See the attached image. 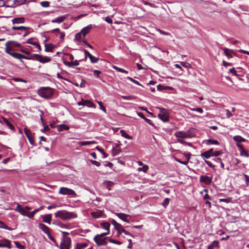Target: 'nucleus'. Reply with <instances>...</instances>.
<instances>
[{"label":"nucleus","mask_w":249,"mask_h":249,"mask_svg":"<svg viewBox=\"0 0 249 249\" xmlns=\"http://www.w3.org/2000/svg\"><path fill=\"white\" fill-rule=\"evenodd\" d=\"M55 217H59L62 220H67L74 219L77 215L73 212H68L66 210L59 211L54 213Z\"/></svg>","instance_id":"f257e3e1"},{"label":"nucleus","mask_w":249,"mask_h":249,"mask_svg":"<svg viewBox=\"0 0 249 249\" xmlns=\"http://www.w3.org/2000/svg\"><path fill=\"white\" fill-rule=\"evenodd\" d=\"M38 94L42 98L50 99L53 96V89L51 88L42 87L38 89Z\"/></svg>","instance_id":"f03ea898"},{"label":"nucleus","mask_w":249,"mask_h":249,"mask_svg":"<svg viewBox=\"0 0 249 249\" xmlns=\"http://www.w3.org/2000/svg\"><path fill=\"white\" fill-rule=\"evenodd\" d=\"M174 135L178 138H191L194 136L192 131L189 130L187 131H177L174 134Z\"/></svg>","instance_id":"7ed1b4c3"},{"label":"nucleus","mask_w":249,"mask_h":249,"mask_svg":"<svg viewBox=\"0 0 249 249\" xmlns=\"http://www.w3.org/2000/svg\"><path fill=\"white\" fill-rule=\"evenodd\" d=\"M58 193L63 195H68L71 196H75L76 194L75 191L67 187H60Z\"/></svg>","instance_id":"20e7f679"},{"label":"nucleus","mask_w":249,"mask_h":249,"mask_svg":"<svg viewBox=\"0 0 249 249\" xmlns=\"http://www.w3.org/2000/svg\"><path fill=\"white\" fill-rule=\"evenodd\" d=\"M160 113L158 115V117L164 122L169 121V113L167 111L163 108H159Z\"/></svg>","instance_id":"39448f33"},{"label":"nucleus","mask_w":249,"mask_h":249,"mask_svg":"<svg viewBox=\"0 0 249 249\" xmlns=\"http://www.w3.org/2000/svg\"><path fill=\"white\" fill-rule=\"evenodd\" d=\"M71 244L70 237H65L60 244V249H69Z\"/></svg>","instance_id":"423d86ee"},{"label":"nucleus","mask_w":249,"mask_h":249,"mask_svg":"<svg viewBox=\"0 0 249 249\" xmlns=\"http://www.w3.org/2000/svg\"><path fill=\"white\" fill-rule=\"evenodd\" d=\"M33 55L36 57L35 59L40 63H45L51 61V59L49 57L43 56L38 54H34Z\"/></svg>","instance_id":"0eeeda50"},{"label":"nucleus","mask_w":249,"mask_h":249,"mask_svg":"<svg viewBox=\"0 0 249 249\" xmlns=\"http://www.w3.org/2000/svg\"><path fill=\"white\" fill-rule=\"evenodd\" d=\"M107 238V237L98 238V236H95L94 240L98 246H106L107 244V242L106 241Z\"/></svg>","instance_id":"6e6552de"},{"label":"nucleus","mask_w":249,"mask_h":249,"mask_svg":"<svg viewBox=\"0 0 249 249\" xmlns=\"http://www.w3.org/2000/svg\"><path fill=\"white\" fill-rule=\"evenodd\" d=\"M8 1L12 4L10 6H7V7H15L25 4L26 0H8Z\"/></svg>","instance_id":"1a4fd4ad"},{"label":"nucleus","mask_w":249,"mask_h":249,"mask_svg":"<svg viewBox=\"0 0 249 249\" xmlns=\"http://www.w3.org/2000/svg\"><path fill=\"white\" fill-rule=\"evenodd\" d=\"M213 178L207 176H201L199 178L200 182L204 183L206 185L210 184L212 182Z\"/></svg>","instance_id":"9d476101"},{"label":"nucleus","mask_w":249,"mask_h":249,"mask_svg":"<svg viewBox=\"0 0 249 249\" xmlns=\"http://www.w3.org/2000/svg\"><path fill=\"white\" fill-rule=\"evenodd\" d=\"M116 215L123 221L127 223L129 222L131 216L130 215L125 214L124 213H116Z\"/></svg>","instance_id":"9b49d317"},{"label":"nucleus","mask_w":249,"mask_h":249,"mask_svg":"<svg viewBox=\"0 0 249 249\" xmlns=\"http://www.w3.org/2000/svg\"><path fill=\"white\" fill-rule=\"evenodd\" d=\"M24 131L25 134L26 135V137H27L30 143L31 144L34 145V143H35V141L32 137V133L30 131V130L27 128H25L24 129Z\"/></svg>","instance_id":"f8f14e48"},{"label":"nucleus","mask_w":249,"mask_h":249,"mask_svg":"<svg viewBox=\"0 0 249 249\" xmlns=\"http://www.w3.org/2000/svg\"><path fill=\"white\" fill-rule=\"evenodd\" d=\"M78 104L79 106H87L89 107H95V105L89 100H82L78 102Z\"/></svg>","instance_id":"ddd939ff"},{"label":"nucleus","mask_w":249,"mask_h":249,"mask_svg":"<svg viewBox=\"0 0 249 249\" xmlns=\"http://www.w3.org/2000/svg\"><path fill=\"white\" fill-rule=\"evenodd\" d=\"M39 228L41 229L42 231H43L44 232V233H45L47 235H50L51 230L48 227L46 226L45 225L42 223L39 224Z\"/></svg>","instance_id":"4468645a"},{"label":"nucleus","mask_w":249,"mask_h":249,"mask_svg":"<svg viewBox=\"0 0 249 249\" xmlns=\"http://www.w3.org/2000/svg\"><path fill=\"white\" fill-rule=\"evenodd\" d=\"M15 210L18 212H19L21 214L24 216L27 215V211H26L24 208H21L20 205L18 204L17 206L16 207Z\"/></svg>","instance_id":"2eb2a0df"},{"label":"nucleus","mask_w":249,"mask_h":249,"mask_svg":"<svg viewBox=\"0 0 249 249\" xmlns=\"http://www.w3.org/2000/svg\"><path fill=\"white\" fill-rule=\"evenodd\" d=\"M25 19L23 17L16 18L12 20V22L13 24H20L25 22Z\"/></svg>","instance_id":"dca6fc26"},{"label":"nucleus","mask_w":249,"mask_h":249,"mask_svg":"<svg viewBox=\"0 0 249 249\" xmlns=\"http://www.w3.org/2000/svg\"><path fill=\"white\" fill-rule=\"evenodd\" d=\"M2 122L5 124L12 130H15L14 125L9 121V120L5 117H2Z\"/></svg>","instance_id":"f3484780"},{"label":"nucleus","mask_w":249,"mask_h":249,"mask_svg":"<svg viewBox=\"0 0 249 249\" xmlns=\"http://www.w3.org/2000/svg\"><path fill=\"white\" fill-rule=\"evenodd\" d=\"M55 47V45L53 44H45V51L47 52H53V49Z\"/></svg>","instance_id":"a211bd4d"},{"label":"nucleus","mask_w":249,"mask_h":249,"mask_svg":"<svg viewBox=\"0 0 249 249\" xmlns=\"http://www.w3.org/2000/svg\"><path fill=\"white\" fill-rule=\"evenodd\" d=\"M42 219L43 221L45 223H46L48 224H51V221L52 220V214H45L42 216Z\"/></svg>","instance_id":"6ab92c4d"},{"label":"nucleus","mask_w":249,"mask_h":249,"mask_svg":"<svg viewBox=\"0 0 249 249\" xmlns=\"http://www.w3.org/2000/svg\"><path fill=\"white\" fill-rule=\"evenodd\" d=\"M43 209V207L41 206L39 208L36 209L32 211L31 213L27 212V216L29 218H32L34 217V215L38 212H39L40 210Z\"/></svg>","instance_id":"aec40b11"},{"label":"nucleus","mask_w":249,"mask_h":249,"mask_svg":"<svg viewBox=\"0 0 249 249\" xmlns=\"http://www.w3.org/2000/svg\"><path fill=\"white\" fill-rule=\"evenodd\" d=\"M56 127L59 131H62L64 130H68L70 129V127L65 124H59Z\"/></svg>","instance_id":"412c9836"},{"label":"nucleus","mask_w":249,"mask_h":249,"mask_svg":"<svg viewBox=\"0 0 249 249\" xmlns=\"http://www.w3.org/2000/svg\"><path fill=\"white\" fill-rule=\"evenodd\" d=\"M7 45H9V46H11L12 49L15 47H19L21 46L20 43L15 41H8L7 42Z\"/></svg>","instance_id":"4be33fe9"},{"label":"nucleus","mask_w":249,"mask_h":249,"mask_svg":"<svg viewBox=\"0 0 249 249\" xmlns=\"http://www.w3.org/2000/svg\"><path fill=\"white\" fill-rule=\"evenodd\" d=\"M240 147V155L242 156H244L246 157H249V154L248 152L244 148L243 146L242 145H238Z\"/></svg>","instance_id":"5701e85b"},{"label":"nucleus","mask_w":249,"mask_h":249,"mask_svg":"<svg viewBox=\"0 0 249 249\" xmlns=\"http://www.w3.org/2000/svg\"><path fill=\"white\" fill-rule=\"evenodd\" d=\"M66 18V17L64 16H61L60 17H58L55 19H53L51 21L52 23H61Z\"/></svg>","instance_id":"b1692460"},{"label":"nucleus","mask_w":249,"mask_h":249,"mask_svg":"<svg viewBox=\"0 0 249 249\" xmlns=\"http://www.w3.org/2000/svg\"><path fill=\"white\" fill-rule=\"evenodd\" d=\"M206 143L207 145H211V144L218 145L219 144V142L216 140L209 139L206 141Z\"/></svg>","instance_id":"393cba45"},{"label":"nucleus","mask_w":249,"mask_h":249,"mask_svg":"<svg viewBox=\"0 0 249 249\" xmlns=\"http://www.w3.org/2000/svg\"><path fill=\"white\" fill-rule=\"evenodd\" d=\"M219 246V242L217 241H213V243L209 245L207 249H213L214 247H217Z\"/></svg>","instance_id":"a878e982"},{"label":"nucleus","mask_w":249,"mask_h":249,"mask_svg":"<svg viewBox=\"0 0 249 249\" xmlns=\"http://www.w3.org/2000/svg\"><path fill=\"white\" fill-rule=\"evenodd\" d=\"M101 226L104 229L107 231L108 233H109L110 224L108 222H104L101 224Z\"/></svg>","instance_id":"bb28decb"},{"label":"nucleus","mask_w":249,"mask_h":249,"mask_svg":"<svg viewBox=\"0 0 249 249\" xmlns=\"http://www.w3.org/2000/svg\"><path fill=\"white\" fill-rule=\"evenodd\" d=\"M0 228L4 229L9 231H12L13 229L7 226L5 223L0 221Z\"/></svg>","instance_id":"cd10ccee"},{"label":"nucleus","mask_w":249,"mask_h":249,"mask_svg":"<svg viewBox=\"0 0 249 249\" xmlns=\"http://www.w3.org/2000/svg\"><path fill=\"white\" fill-rule=\"evenodd\" d=\"M96 142L94 141H84V142H80L79 144L80 146H84L90 144H94L96 143Z\"/></svg>","instance_id":"c85d7f7f"},{"label":"nucleus","mask_w":249,"mask_h":249,"mask_svg":"<svg viewBox=\"0 0 249 249\" xmlns=\"http://www.w3.org/2000/svg\"><path fill=\"white\" fill-rule=\"evenodd\" d=\"M28 27L25 26H13L12 27V29L13 30H18L20 32H22L23 30H27Z\"/></svg>","instance_id":"c756f323"},{"label":"nucleus","mask_w":249,"mask_h":249,"mask_svg":"<svg viewBox=\"0 0 249 249\" xmlns=\"http://www.w3.org/2000/svg\"><path fill=\"white\" fill-rule=\"evenodd\" d=\"M222 49L224 51L225 54L229 58L232 57V55L229 52V49L226 48H222Z\"/></svg>","instance_id":"7c9ffc66"},{"label":"nucleus","mask_w":249,"mask_h":249,"mask_svg":"<svg viewBox=\"0 0 249 249\" xmlns=\"http://www.w3.org/2000/svg\"><path fill=\"white\" fill-rule=\"evenodd\" d=\"M121 151V150L120 148L114 147L112 149V154L113 156H116L118 155Z\"/></svg>","instance_id":"2f4dec72"},{"label":"nucleus","mask_w":249,"mask_h":249,"mask_svg":"<svg viewBox=\"0 0 249 249\" xmlns=\"http://www.w3.org/2000/svg\"><path fill=\"white\" fill-rule=\"evenodd\" d=\"M120 133L121 134V135L126 139H132V137L130 136L128 134H127V133L124 130H121L120 131Z\"/></svg>","instance_id":"473e14b6"},{"label":"nucleus","mask_w":249,"mask_h":249,"mask_svg":"<svg viewBox=\"0 0 249 249\" xmlns=\"http://www.w3.org/2000/svg\"><path fill=\"white\" fill-rule=\"evenodd\" d=\"M233 140L235 142H245L246 140L240 136H234L233 138Z\"/></svg>","instance_id":"72a5a7b5"},{"label":"nucleus","mask_w":249,"mask_h":249,"mask_svg":"<svg viewBox=\"0 0 249 249\" xmlns=\"http://www.w3.org/2000/svg\"><path fill=\"white\" fill-rule=\"evenodd\" d=\"M115 229L117 230L118 233H121V231L123 229V226L119 223H118L116 226L114 227Z\"/></svg>","instance_id":"f704fd0d"},{"label":"nucleus","mask_w":249,"mask_h":249,"mask_svg":"<svg viewBox=\"0 0 249 249\" xmlns=\"http://www.w3.org/2000/svg\"><path fill=\"white\" fill-rule=\"evenodd\" d=\"M101 215V212H94L91 213V215L93 218H97L100 217Z\"/></svg>","instance_id":"c9c22d12"},{"label":"nucleus","mask_w":249,"mask_h":249,"mask_svg":"<svg viewBox=\"0 0 249 249\" xmlns=\"http://www.w3.org/2000/svg\"><path fill=\"white\" fill-rule=\"evenodd\" d=\"M201 156L202 157H204V158L206 159H209L211 156V155H210L207 151H205L204 152L201 153Z\"/></svg>","instance_id":"e433bc0d"},{"label":"nucleus","mask_w":249,"mask_h":249,"mask_svg":"<svg viewBox=\"0 0 249 249\" xmlns=\"http://www.w3.org/2000/svg\"><path fill=\"white\" fill-rule=\"evenodd\" d=\"M121 97L124 100H132L136 99V97L134 96H122Z\"/></svg>","instance_id":"4c0bfd02"},{"label":"nucleus","mask_w":249,"mask_h":249,"mask_svg":"<svg viewBox=\"0 0 249 249\" xmlns=\"http://www.w3.org/2000/svg\"><path fill=\"white\" fill-rule=\"evenodd\" d=\"M148 168H149V167L147 165H144L142 167L139 168L138 171H142L144 173H146L147 171Z\"/></svg>","instance_id":"58836bf2"},{"label":"nucleus","mask_w":249,"mask_h":249,"mask_svg":"<svg viewBox=\"0 0 249 249\" xmlns=\"http://www.w3.org/2000/svg\"><path fill=\"white\" fill-rule=\"evenodd\" d=\"M82 35V34L81 33V32L76 34V35L75 36V39L80 42H82V40H81Z\"/></svg>","instance_id":"ea45409f"},{"label":"nucleus","mask_w":249,"mask_h":249,"mask_svg":"<svg viewBox=\"0 0 249 249\" xmlns=\"http://www.w3.org/2000/svg\"><path fill=\"white\" fill-rule=\"evenodd\" d=\"M96 102L99 105V106L100 107V109H102L105 113H106L107 111H106V107L104 106L102 102L101 101H96Z\"/></svg>","instance_id":"a19ab883"},{"label":"nucleus","mask_w":249,"mask_h":249,"mask_svg":"<svg viewBox=\"0 0 249 249\" xmlns=\"http://www.w3.org/2000/svg\"><path fill=\"white\" fill-rule=\"evenodd\" d=\"M12 49L11 48V46H9V45H7V42L5 44V52L7 53L10 54L11 52H10V51L12 50Z\"/></svg>","instance_id":"79ce46f5"},{"label":"nucleus","mask_w":249,"mask_h":249,"mask_svg":"<svg viewBox=\"0 0 249 249\" xmlns=\"http://www.w3.org/2000/svg\"><path fill=\"white\" fill-rule=\"evenodd\" d=\"M14 243L17 248L19 249H25V247L24 246L21 245L18 242L15 241L14 242Z\"/></svg>","instance_id":"37998d69"},{"label":"nucleus","mask_w":249,"mask_h":249,"mask_svg":"<svg viewBox=\"0 0 249 249\" xmlns=\"http://www.w3.org/2000/svg\"><path fill=\"white\" fill-rule=\"evenodd\" d=\"M87 246V244L86 243L84 244H76V249H82L84 248Z\"/></svg>","instance_id":"c03bdc74"},{"label":"nucleus","mask_w":249,"mask_h":249,"mask_svg":"<svg viewBox=\"0 0 249 249\" xmlns=\"http://www.w3.org/2000/svg\"><path fill=\"white\" fill-rule=\"evenodd\" d=\"M40 4L43 7H48L50 5V2L48 1H41Z\"/></svg>","instance_id":"a18cd8bd"},{"label":"nucleus","mask_w":249,"mask_h":249,"mask_svg":"<svg viewBox=\"0 0 249 249\" xmlns=\"http://www.w3.org/2000/svg\"><path fill=\"white\" fill-rule=\"evenodd\" d=\"M169 202H170V199L169 198H166L163 202H162V206L164 207V208H166L167 205L169 204Z\"/></svg>","instance_id":"49530a36"},{"label":"nucleus","mask_w":249,"mask_h":249,"mask_svg":"<svg viewBox=\"0 0 249 249\" xmlns=\"http://www.w3.org/2000/svg\"><path fill=\"white\" fill-rule=\"evenodd\" d=\"M81 33L82 34L83 36L85 37L87 34H88L89 32V30L86 29V28H84L81 31Z\"/></svg>","instance_id":"de8ad7c7"},{"label":"nucleus","mask_w":249,"mask_h":249,"mask_svg":"<svg viewBox=\"0 0 249 249\" xmlns=\"http://www.w3.org/2000/svg\"><path fill=\"white\" fill-rule=\"evenodd\" d=\"M7 243L5 244H0V247H7L8 248H11V246L10 244V241L8 240L6 241Z\"/></svg>","instance_id":"09e8293b"},{"label":"nucleus","mask_w":249,"mask_h":249,"mask_svg":"<svg viewBox=\"0 0 249 249\" xmlns=\"http://www.w3.org/2000/svg\"><path fill=\"white\" fill-rule=\"evenodd\" d=\"M10 55L14 58L19 59V56H20V53H18L14 52L10 53Z\"/></svg>","instance_id":"8fccbe9b"},{"label":"nucleus","mask_w":249,"mask_h":249,"mask_svg":"<svg viewBox=\"0 0 249 249\" xmlns=\"http://www.w3.org/2000/svg\"><path fill=\"white\" fill-rule=\"evenodd\" d=\"M126 78L127 79L129 80L130 81L133 82L134 83H135L136 85L142 86V85L138 81L133 79L132 78H131L130 77H127Z\"/></svg>","instance_id":"3c124183"},{"label":"nucleus","mask_w":249,"mask_h":249,"mask_svg":"<svg viewBox=\"0 0 249 249\" xmlns=\"http://www.w3.org/2000/svg\"><path fill=\"white\" fill-rule=\"evenodd\" d=\"M33 38H29V39H28L27 41V43H29V44H32L33 45H37V42L36 41H33Z\"/></svg>","instance_id":"603ef678"},{"label":"nucleus","mask_w":249,"mask_h":249,"mask_svg":"<svg viewBox=\"0 0 249 249\" xmlns=\"http://www.w3.org/2000/svg\"><path fill=\"white\" fill-rule=\"evenodd\" d=\"M89 161L92 164L95 165L98 167L100 166L101 165L100 163L97 161L93 160H90Z\"/></svg>","instance_id":"864d4df0"},{"label":"nucleus","mask_w":249,"mask_h":249,"mask_svg":"<svg viewBox=\"0 0 249 249\" xmlns=\"http://www.w3.org/2000/svg\"><path fill=\"white\" fill-rule=\"evenodd\" d=\"M109 241L110 242V243H114V244H118V245H121L122 244V243L119 241H117V240H115L113 239H109Z\"/></svg>","instance_id":"5fc2aeb1"},{"label":"nucleus","mask_w":249,"mask_h":249,"mask_svg":"<svg viewBox=\"0 0 249 249\" xmlns=\"http://www.w3.org/2000/svg\"><path fill=\"white\" fill-rule=\"evenodd\" d=\"M180 64L183 67H185V68H190L191 67L190 64L187 62H180Z\"/></svg>","instance_id":"6e6d98bb"},{"label":"nucleus","mask_w":249,"mask_h":249,"mask_svg":"<svg viewBox=\"0 0 249 249\" xmlns=\"http://www.w3.org/2000/svg\"><path fill=\"white\" fill-rule=\"evenodd\" d=\"M93 73L94 75L96 76L98 78H100V74L101 73V71L98 70H94Z\"/></svg>","instance_id":"4d7b16f0"},{"label":"nucleus","mask_w":249,"mask_h":249,"mask_svg":"<svg viewBox=\"0 0 249 249\" xmlns=\"http://www.w3.org/2000/svg\"><path fill=\"white\" fill-rule=\"evenodd\" d=\"M205 162L209 167L212 168H214L215 166L210 161L205 160Z\"/></svg>","instance_id":"13d9d810"},{"label":"nucleus","mask_w":249,"mask_h":249,"mask_svg":"<svg viewBox=\"0 0 249 249\" xmlns=\"http://www.w3.org/2000/svg\"><path fill=\"white\" fill-rule=\"evenodd\" d=\"M29 28L28 27V29L27 30H23L22 31L24 32V33L23 34V37L26 36H28L30 34V32L29 31Z\"/></svg>","instance_id":"bf43d9fd"},{"label":"nucleus","mask_w":249,"mask_h":249,"mask_svg":"<svg viewBox=\"0 0 249 249\" xmlns=\"http://www.w3.org/2000/svg\"><path fill=\"white\" fill-rule=\"evenodd\" d=\"M230 201H231L230 198H221V199H219L220 202H226L227 203L230 202Z\"/></svg>","instance_id":"052dcab7"},{"label":"nucleus","mask_w":249,"mask_h":249,"mask_svg":"<svg viewBox=\"0 0 249 249\" xmlns=\"http://www.w3.org/2000/svg\"><path fill=\"white\" fill-rule=\"evenodd\" d=\"M226 116L228 118H231V116H232V114L230 111L229 110L226 109Z\"/></svg>","instance_id":"680f3d73"},{"label":"nucleus","mask_w":249,"mask_h":249,"mask_svg":"<svg viewBox=\"0 0 249 249\" xmlns=\"http://www.w3.org/2000/svg\"><path fill=\"white\" fill-rule=\"evenodd\" d=\"M229 71L231 72V73L233 74L234 75L236 76H238V75L237 74V72L235 71V69L234 68H231L229 70Z\"/></svg>","instance_id":"e2e57ef3"},{"label":"nucleus","mask_w":249,"mask_h":249,"mask_svg":"<svg viewBox=\"0 0 249 249\" xmlns=\"http://www.w3.org/2000/svg\"><path fill=\"white\" fill-rule=\"evenodd\" d=\"M176 161H178V162L181 163V164H182L183 165H186L187 164H188V161H182L181 160H180L179 159H176Z\"/></svg>","instance_id":"0e129e2a"},{"label":"nucleus","mask_w":249,"mask_h":249,"mask_svg":"<svg viewBox=\"0 0 249 249\" xmlns=\"http://www.w3.org/2000/svg\"><path fill=\"white\" fill-rule=\"evenodd\" d=\"M71 63H72V67H73V66H78L79 65V61H77V60H73L71 62Z\"/></svg>","instance_id":"69168bd1"},{"label":"nucleus","mask_w":249,"mask_h":249,"mask_svg":"<svg viewBox=\"0 0 249 249\" xmlns=\"http://www.w3.org/2000/svg\"><path fill=\"white\" fill-rule=\"evenodd\" d=\"M60 34V38L61 39V41H63L65 36V33L64 32H61L59 33Z\"/></svg>","instance_id":"338daca9"},{"label":"nucleus","mask_w":249,"mask_h":249,"mask_svg":"<svg viewBox=\"0 0 249 249\" xmlns=\"http://www.w3.org/2000/svg\"><path fill=\"white\" fill-rule=\"evenodd\" d=\"M144 121L147 123L148 124H149L154 126V124L152 123L151 120H150V119H147L146 118H145L144 119Z\"/></svg>","instance_id":"774afa93"}]
</instances>
